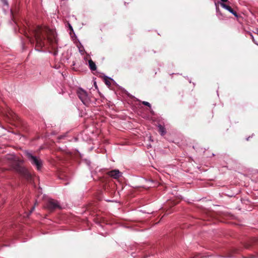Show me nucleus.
<instances>
[{
    "mask_svg": "<svg viewBox=\"0 0 258 258\" xmlns=\"http://www.w3.org/2000/svg\"><path fill=\"white\" fill-rule=\"evenodd\" d=\"M25 35L29 39L32 44L35 43V49L42 51L46 43H48L55 49L57 43L55 32L46 26H33L29 28L28 32H25Z\"/></svg>",
    "mask_w": 258,
    "mask_h": 258,
    "instance_id": "f257e3e1",
    "label": "nucleus"
},
{
    "mask_svg": "<svg viewBox=\"0 0 258 258\" xmlns=\"http://www.w3.org/2000/svg\"><path fill=\"white\" fill-rule=\"evenodd\" d=\"M13 169L27 180H31L32 175L30 173L26 168L21 166L19 163L17 162L13 165Z\"/></svg>",
    "mask_w": 258,
    "mask_h": 258,
    "instance_id": "f03ea898",
    "label": "nucleus"
},
{
    "mask_svg": "<svg viewBox=\"0 0 258 258\" xmlns=\"http://www.w3.org/2000/svg\"><path fill=\"white\" fill-rule=\"evenodd\" d=\"M25 155L26 157L28 158L31 163L35 166L37 169V170H40L42 167V162L41 159L32 155L31 153L26 151L25 152Z\"/></svg>",
    "mask_w": 258,
    "mask_h": 258,
    "instance_id": "7ed1b4c3",
    "label": "nucleus"
},
{
    "mask_svg": "<svg viewBox=\"0 0 258 258\" xmlns=\"http://www.w3.org/2000/svg\"><path fill=\"white\" fill-rule=\"evenodd\" d=\"M44 208L50 212H53L56 209H60L58 202L53 199H49L45 203Z\"/></svg>",
    "mask_w": 258,
    "mask_h": 258,
    "instance_id": "20e7f679",
    "label": "nucleus"
},
{
    "mask_svg": "<svg viewBox=\"0 0 258 258\" xmlns=\"http://www.w3.org/2000/svg\"><path fill=\"white\" fill-rule=\"evenodd\" d=\"M77 95L82 101V102L86 105L89 104L90 99L88 96L87 92L82 88H79L77 91Z\"/></svg>",
    "mask_w": 258,
    "mask_h": 258,
    "instance_id": "39448f33",
    "label": "nucleus"
},
{
    "mask_svg": "<svg viewBox=\"0 0 258 258\" xmlns=\"http://www.w3.org/2000/svg\"><path fill=\"white\" fill-rule=\"evenodd\" d=\"M107 174L110 177L115 179H118L122 175L121 172H120L118 169L109 171L107 172Z\"/></svg>",
    "mask_w": 258,
    "mask_h": 258,
    "instance_id": "423d86ee",
    "label": "nucleus"
},
{
    "mask_svg": "<svg viewBox=\"0 0 258 258\" xmlns=\"http://www.w3.org/2000/svg\"><path fill=\"white\" fill-rule=\"evenodd\" d=\"M221 6L225 8V9L227 10L229 12H230L231 13H232L233 15H234L235 17H237L238 15L237 13L233 10V9L229 6L223 3H221L220 4Z\"/></svg>",
    "mask_w": 258,
    "mask_h": 258,
    "instance_id": "0eeeda50",
    "label": "nucleus"
},
{
    "mask_svg": "<svg viewBox=\"0 0 258 258\" xmlns=\"http://www.w3.org/2000/svg\"><path fill=\"white\" fill-rule=\"evenodd\" d=\"M88 63L89 68L92 71H94L96 70V66L95 62L91 59L89 60Z\"/></svg>",
    "mask_w": 258,
    "mask_h": 258,
    "instance_id": "6e6552de",
    "label": "nucleus"
},
{
    "mask_svg": "<svg viewBox=\"0 0 258 258\" xmlns=\"http://www.w3.org/2000/svg\"><path fill=\"white\" fill-rule=\"evenodd\" d=\"M256 240L254 238H252L250 240L249 242L245 243L244 244V247L246 249H249L251 246L255 242Z\"/></svg>",
    "mask_w": 258,
    "mask_h": 258,
    "instance_id": "1a4fd4ad",
    "label": "nucleus"
},
{
    "mask_svg": "<svg viewBox=\"0 0 258 258\" xmlns=\"http://www.w3.org/2000/svg\"><path fill=\"white\" fill-rule=\"evenodd\" d=\"M159 132L162 136L166 134V130L164 126L161 125L158 126Z\"/></svg>",
    "mask_w": 258,
    "mask_h": 258,
    "instance_id": "9d476101",
    "label": "nucleus"
},
{
    "mask_svg": "<svg viewBox=\"0 0 258 258\" xmlns=\"http://www.w3.org/2000/svg\"><path fill=\"white\" fill-rule=\"evenodd\" d=\"M104 82H105V84L107 85V86H110L111 85L110 80L107 77H106V78H105L104 79Z\"/></svg>",
    "mask_w": 258,
    "mask_h": 258,
    "instance_id": "9b49d317",
    "label": "nucleus"
},
{
    "mask_svg": "<svg viewBox=\"0 0 258 258\" xmlns=\"http://www.w3.org/2000/svg\"><path fill=\"white\" fill-rule=\"evenodd\" d=\"M250 37H251V39H252V40L254 44H256L257 45H258V44H257V42L256 41V40H255V39H254V38L253 36L251 34H250Z\"/></svg>",
    "mask_w": 258,
    "mask_h": 258,
    "instance_id": "f8f14e48",
    "label": "nucleus"
},
{
    "mask_svg": "<svg viewBox=\"0 0 258 258\" xmlns=\"http://www.w3.org/2000/svg\"><path fill=\"white\" fill-rule=\"evenodd\" d=\"M142 104L145 106H148L149 107H151V104L148 102H146V101H143L142 102Z\"/></svg>",
    "mask_w": 258,
    "mask_h": 258,
    "instance_id": "ddd939ff",
    "label": "nucleus"
},
{
    "mask_svg": "<svg viewBox=\"0 0 258 258\" xmlns=\"http://www.w3.org/2000/svg\"><path fill=\"white\" fill-rule=\"evenodd\" d=\"M199 256H200V254H197L195 255L194 256H191L190 258H200Z\"/></svg>",
    "mask_w": 258,
    "mask_h": 258,
    "instance_id": "4468645a",
    "label": "nucleus"
},
{
    "mask_svg": "<svg viewBox=\"0 0 258 258\" xmlns=\"http://www.w3.org/2000/svg\"><path fill=\"white\" fill-rule=\"evenodd\" d=\"M254 33L257 34L258 35V29L256 28L253 31Z\"/></svg>",
    "mask_w": 258,
    "mask_h": 258,
    "instance_id": "2eb2a0df",
    "label": "nucleus"
},
{
    "mask_svg": "<svg viewBox=\"0 0 258 258\" xmlns=\"http://www.w3.org/2000/svg\"><path fill=\"white\" fill-rule=\"evenodd\" d=\"M34 207H33L31 209V211H30V213H32L33 212V211L34 210Z\"/></svg>",
    "mask_w": 258,
    "mask_h": 258,
    "instance_id": "dca6fc26",
    "label": "nucleus"
},
{
    "mask_svg": "<svg viewBox=\"0 0 258 258\" xmlns=\"http://www.w3.org/2000/svg\"><path fill=\"white\" fill-rule=\"evenodd\" d=\"M4 3L5 5H8V3H7V2L6 1V0H4Z\"/></svg>",
    "mask_w": 258,
    "mask_h": 258,
    "instance_id": "f3484780",
    "label": "nucleus"
},
{
    "mask_svg": "<svg viewBox=\"0 0 258 258\" xmlns=\"http://www.w3.org/2000/svg\"><path fill=\"white\" fill-rule=\"evenodd\" d=\"M221 2L225 3L228 2V0H221Z\"/></svg>",
    "mask_w": 258,
    "mask_h": 258,
    "instance_id": "a211bd4d",
    "label": "nucleus"
},
{
    "mask_svg": "<svg viewBox=\"0 0 258 258\" xmlns=\"http://www.w3.org/2000/svg\"><path fill=\"white\" fill-rule=\"evenodd\" d=\"M177 204V202H174L172 204V205H175Z\"/></svg>",
    "mask_w": 258,
    "mask_h": 258,
    "instance_id": "6ab92c4d",
    "label": "nucleus"
},
{
    "mask_svg": "<svg viewBox=\"0 0 258 258\" xmlns=\"http://www.w3.org/2000/svg\"><path fill=\"white\" fill-rule=\"evenodd\" d=\"M69 27L71 30H73V28L70 25H69Z\"/></svg>",
    "mask_w": 258,
    "mask_h": 258,
    "instance_id": "aec40b11",
    "label": "nucleus"
},
{
    "mask_svg": "<svg viewBox=\"0 0 258 258\" xmlns=\"http://www.w3.org/2000/svg\"><path fill=\"white\" fill-rule=\"evenodd\" d=\"M56 54H57V51H55L54 52V54L56 55Z\"/></svg>",
    "mask_w": 258,
    "mask_h": 258,
    "instance_id": "412c9836",
    "label": "nucleus"
},
{
    "mask_svg": "<svg viewBox=\"0 0 258 258\" xmlns=\"http://www.w3.org/2000/svg\"><path fill=\"white\" fill-rule=\"evenodd\" d=\"M216 9H217V11H219V8H218L217 7Z\"/></svg>",
    "mask_w": 258,
    "mask_h": 258,
    "instance_id": "4be33fe9",
    "label": "nucleus"
}]
</instances>
